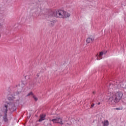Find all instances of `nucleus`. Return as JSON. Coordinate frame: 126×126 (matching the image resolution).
<instances>
[{
    "label": "nucleus",
    "mask_w": 126,
    "mask_h": 126,
    "mask_svg": "<svg viewBox=\"0 0 126 126\" xmlns=\"http://www.w3.org/2000/svg\"><path fill=\"white\" fill-rule=\"evenodd\" d=\"M55 17L58 18H68L70 17V13L63 10H59L54 12Z\"/></svg>",
    "instance_id": "nucleus-3"
},
{
    "label": "nucleus",
    "mask_w": 126,
    "mask_h": 126,
    "mask_svg": "<svg viewBox=\"0 0 126 126\" xmlns=\"http://www.w3.org/2000/svg\"><path fill=\"white\" fill-rule=\"evenodd\" d=\"M45 118H46V115L41 114L40 116V119L38 120V122H43V121H45Z\"/></svg>",
    "instance_id": "nucleus-6"
},
{
    "label": "nucleus",
    "mask_w": 126,
    "mask_h": 126,
    "mask_svg": "<svg viewBox=\"0 0 126 126\" xmlns=\"http://www.w3.org/2000/svg\"><path fill=\"white\" fill-rule=\"evenodd\" d=\"M17 94L18 95V94H19V92H17Z\"/></svg>",
    "instance_id": "nucleus-19"
},
{
    "label": "nucleus",
    "mask_w": 126,
    "mask_h": 126,
    "mask_svg": "<svg viewBox=\"0 0 126 126\" xmlns=\"http://www.w3.org/2000/svg\"><path fill=\"white\" fill-rule=\"evenodd\" d=\"M94 106H95V104H93L92 105H91V108L92 109V108H93V107H94Z\"/></svg>",
    "instance_id": "nucleus-15"
},
{
    "label": "nucleus",
    "mask_w": 126,
    "mask_h": 126,
    "mask_svg": "<svg viewBox=\"0 0 126 126\" xmlns=\"http://www.w3.org/2000/svg\"><path fill=\"white\" fill-rule=\"evenodd\" d=\"M32 98H33L34 101H38V98L35 95H33Z\"/></svg>",
    "instance_id": "nucleus-13"
},
{
    "label": "nucleus",
    "mask_w": 126,
    "mask_h": 126,
    "mask_svg": "<svg viewBox=\"0 0 126 126\" xmlns=\"http://www.w3.org/2000/svg\"><path fill=\"white\" fill-rule=\"evenodd\" d=\"M40 11H36L35 12H34L33 15L34 16L38 17L40 16Z\"/></svg>",
    "instance_id": "nucleus-11"
},
{
    "label": "nucleus",
    "mask_w": 126,
    "mask_h": 126,
    "mask_svg": "<svg viewBox=\"0 0 126 126\" xmlns=\"http://www.w3.org/2000/svg\"><path fill=\"white\" fill-rule=\"evenodd\" d=\"M100 102H99V103H98V105H100Z\"/></svg>",
    "instance_id": "nucleus-20"
},
{
    "label": "nucleus",
    "mask_w": 126,
    "mask_h": 126,
    "mask_svg": "<svg viewBox=\"0 0 126 126\" xmlns=\"http://www.w3.org/2000/svg\"><path fill=\"white\" fill-rule=\"evenodd\" d=\"M53 122V124H59L61 126H70V123L67 119H63L61 118H57L56 119H54L51 120L50 119V122Z\"/></svg>",
    "instance_id": "nucleus-4"
},
{
    "label": "nucleus",
    "mask_w": 126,
    "mask_h": 126,
    "mask_svg": "<svg viewBox=\"0 0 126 126\" xmlns=\"http://www.w3.org/2000/svg\"><path fill=\"white\" fill-rule=\"evenodd\" d=\"M8 99L9 101H13L14 99H15V97L13 96H10L8 98Z\"/></svg>",
    "instance_id": "nucleus-12"
},
{
    "label": "nucleus",
    "mask_w": 126,
    "mask_h": 126,
    "mask_svg": "<svg viewBox=\"0 0 126 126\" xmlns=\"http://www.w3.org/2000/svg\"><path fill=\"white\" fill-rule=\"evenodd\" d=\"M37 77H39V75H37Z\"/></svg>",
    "instance_id": "nucleus-21"
},
{
    "label": "nucleus",
    "mask_w": 126,
    "mask_h": 126,
    "mask_svg": "<svg viewBox=\"0 0 126 126\" xmlns=\"http://www.w3.org/2000/svg\"><path fill=\"white\" fill-rule=\"evenodd\" d=\"M94 40V38L92 37H88L87 38L86 42L87 44H89L90 43H92Z\"/></svg>",
    "instance_id": "nucleus-8"
},
{
    "label": "nucleus",
    "mask_w": 126,
    "mask_h": 126,
    "mask_svg": "<svg viewBox=\"0 0 126 126\" xmlns=\"http://www.w3.org/2000/svg\"><path fill=\"white\" fill-rule=\"evenodd\" d=\"M103 54H106V52H100L98 57V55L96 56L97 58L96 60H102V56H103Z\"/></svg>",
    "instance_id": "nucleus-5"
},
{
    "label": "nucleus",
    "mask_w": 126,
    "mask_h": 126,
    "mask_svg": "<svg viewBox=\"0 0 126 126\" xmlns=\"http://www.w3.org/2000/svg\"><path fill=\"white\" fill-rule=\"evenodd\" d=\"M113 89H109L108 91L110 92L111 96L108 99V102L110 105H116L117 103H119L120 100L123 98L124 94L122 92H118L116 94L111 92Z\"/></svg>",
    "instance_id": "nucleus-1"
},
{
    "label": "nucleus",
    "mask_w": 126,
    "mask_h": 126,
    "mask_svg": "<svg viewBox=\"0 0 126 126\" xmlns=\"http://www.w3.org/2000/svg\"><path fill=\"white\" fill-rule=\"evenodd\" d=\"M3 116V120L5 123H7L8 122V119H7V114H2Z\"/></svg>",
    "instance_id": "nucleus-7"
},
{
    "label": "nucleus",
    "mask_w": 126,
    "mask_h": 126,
    "mask_svg": "<svg viewBox=\"0 0 126 126\" xmlns=\"http://www.w3.org/2000/svg\"><path fill=\"white\" fill-rule=\"evenodd\" d=\"M103 126H109V121L108 120H105L102 122Z\"/></svg>",
    "instance_id": "nucleus-10"
},
{
    "label": "nucleus",
    "mask_w": 126,
    "mask_h": 126,
    "mask_svg": "<svg viewBox=\"0 0 126 126\" xmlns=\"http://www.w3.org/2000/svg\"><path fill=\"white\" fill-rule=\"evenodd\" d=\"M56 23V21L53 20V21H49L48 22V25L50 27H53L55 25V24Z\"/></svg>",
    "instance_id": "nucleus-9"
},
{
    "label": "nucleus",
    "mask_w": 126,
    "mask_h": 126,
    "mask_svg": "<svg viewBox=\"0 0 126 126\" xmlns=\"http://www.w3.org/2000/svg\"><path fill=\"white\" fill-rule=\"evenodd\" d=\"M7 109H9L11 112H14V111L16 110V107L15 106V104L13 103L9 102L6 103L1 109V113H2V114H7Z\"/></svg>",
    "instance_id": "nucleus-2"
},
{
    "label": "nucleus",
    "mask_w": 126,
    "mask_h": 126,
    "mask_svg": "<svg viewBox=\"0 0 126 126\" xmlns=\"http://www.w3.org/2000/svg\"><path fill=\"white\" fill-rule=\"evenodd\" d=\"M0 37H1V35H0Z\"/></svg>",
    "instance_id": "nucleus-22"
},
{
    "label": "nucleus",
    "mask_w": 126,
    "mask_h": 126,
    "mask_svg": "<svg viewBox=\"0 0 126 126\" xmlns=\"http://www.w3.org/2000/svg\"><path fill=\"white\" fill-rule=\"evenodd\" d=\"M112 86H113V85L111 84L109 86V88H111L112 87Z\"/></svg>",
    "instance_id": "nucleus-17"
},
{
    "label": "nucleus",
    "mask_w": 126,
    "mask_h": 126,
    "mask_svg": "<svg viewBox=\"0 0 126 126\" xmlns=\"http://www.w3.org/2000/svg\"><path fill=\"white\" fill-rule=\"evenodd\" d=\"M115 110H121L120 108H115Z\"/></svg>",
    "instance_id": "nucleus-16"
},
{
    "label": "nucleus",
    "mask_w": 126,
    "mask_h": 126,
    "mask_svg": "<svg viewBox=\"0 0 126 126\" xmlns=\"http://www.w3.org/2000/svg\"><path fill=\"white\" fill-rule=\"evenodd\" d=\"M31 95H32V96H33V95H34L33 94V93L32 92H31L30 93H29L27 96H31Z\"/></svg>",
    "instance_id": "nucleus-14"
},
{
    "label": "nucleus",
    "mask_w": 126,
    "mask_h": 126,
    "mask_svg": "<svg viewBox=\"0 0 126 126\" xmlns=\"http://www.w3.org/2000/svg\"><path fill=\"white\" fill-rule=\"evenodd\" d=\"M95 92H93V94H95Z\"/></svg>",
    "instance_id": "nucleus-18"
}]
</instances>
